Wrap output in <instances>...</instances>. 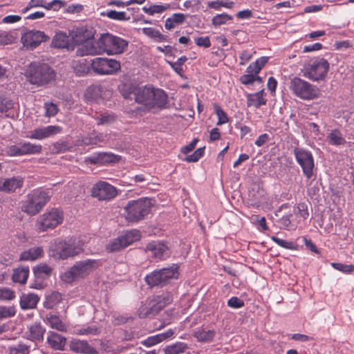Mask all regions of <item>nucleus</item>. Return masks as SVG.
<instances>
[{"label":"nucleus","instance_id":"nucleus-32","mask_svg":"<svg viewBox=\"0 0 354 354\" xmlns=\"http://www.w3.org/2000/svg\"><path fill=\"white\" fill-rule=\"evenodd\" d=\"M264 90L262 89L255 93H249L247 95L248 106H254L259 108L266 104L267 100L263 98Z\"/></svg>","mask_w":354,"mask_h":354},{"label":"nucleus","instance_id":"nucleus-57","mask_svg":"<svg viewBox=\"0 0 354 354\" xmlns=\"http://www.w3.org/2000/svg\"><path fill=\"white\" fill-rule=\"evenodd\" d=\"M272 240L278 245L283 248L289 250H294L295 248V244L292 242L287 241L277 236H272Z\"/></svg>","mask_w":354,"mask_h":354},{"label":"nucleus","instance_id":"nucleus-24","mask_svg":"<svg viewBox=\"0 0 354 354\" xmlns=\"http://www.w3.org/2000/svg\"><path fill=\"white\" fill-rule=\"evenodd\" d=\"M146 250L158 259H165L169 254L168 247L163 243L152 241L146 246Z\"/></svg>","mask_w":354,"mask_h":354},{"label":"nucleus","instance_id":"nucleus-45","mask_svg":"<svg viewBox=\"0 0 354 354\" xmlns=\"http://www.w3.org/2000/svg\"><path fill=\"white\" fill-rule=\"evenodd\" d=\"M103 15L106 16L108 18L116 21H127L129 19V17H127L125 12H118L116 10H108L106 13H102Z\"/></svg>","mask_w":354,"mask_h":354},{"label":"nucleus","instance_id":"nucleus-41","mask_svg":"<svg viewBox=\"0 0 354 354\" xmlns=\"http://www.w3.org/2000/svg\"><path fill=\"white\" fill-rule=\"evenodd\" d=\"M268 59L269 58L268 57H261L254 62L250 64V66L246 69V72L248 73H254L257 75L265 66V64L268 62Z\"/></svg>","mask_w":354,"mask_h":354},{"label":"nucleus","instance_id":"nucleus-42","mask_svg":"<svg viewBox=\"0 0 354 354\" xmlns=\"http://www.w3.org/2000/svg\"><path fill=\"white\" fill-rule=\"evenodd\" d=\"M327 140L330 145L335 146L342 145L346 143L344 138L341 132L337 129L333 130L327 136Z\"/></svg>","mask_w":354,"mask_h":354},{"label":"nucleus","instance_id":"nucleus-64","mask_svg":"<svg viewBox=\"0 0 354 354\" xmlns=\"http://www.w3.org/2000/svg\"><path fill=\"white\" fill-rule=\"evenodd\" d=\"M255 75L254 73L243 75L241 76L240 82L245 85L251 84L255 81Z\"/></svg>","mask_w":354,"mask_h":354},{"label":"nucleus","instance_id":"nucleus-12","mask_svg":"<svg viewBox=\"0 0 354 354\" xmlns=\"http://www.w3.org/2000/svg\"><path fill=\"white\" fill-rule=\"evenodd\" d=\"M174 300V295L171 292H163L153 296L150 303V307L147 308L146 313H142L144 306L140 308L139 316L145 317L150 314L154 315L167 305L170 304Z\"/></svg>","mask_w":354,"mask_h":354},{"label":"nucleus","instance_id":"nucleus-62","mask_svg":"<svg viewBox=\"0 0 354 354\" xmlns=\"http://www.w3.org/2000/svg\"><path fill=\"white\" fill-rule=\"evenodd\" d=\"M195 43L198 46L209 48L211 46V41L209 37H200L195 38Z\"/></svg>","mask_w":354,"mask_h":354},{"label":"nucleus","instance_id":"nucleus-1","mask_svg":"<svg viewBox=\"0 0 354 354\" xmlns=\"http://www.w3.org/2000/svg\"><path fill=\"white\" fill-rule=\"evenodd\" d=\"M101 265L96 259H86L77 261L68 270L61 274V279L66 283L84 279Z\"/></svg>","mask_w":354,"mask_h":354},{"label":"nucleus","instance_id":"nucleus-8","mask_svg":"<svg viewBox=\"0 0 354 354\" xmlns=\"http://www.w3.org/2000/svg\"><path fill=\"white\" fill-rule=\"evenodd\" d=\"M329 70V63L322 57L310 59L304 66V76L312 81L322 80Z\"/></svg>","mask_w":354,"mask_h":354},{"label":"nucleus","instance_id":"nucleus-48","mask_svg":"<svg viewBox=\"0 0 354 354\" xmlns=\"http://www.w3.org/2000/svg\"><path fill=\"white\" fill-rule=\"evenodd\" d=\"M101 86L98 85H92L86 91V96L93 100H97L101 97Z\"/></svg>","mask_w":354,"mask_h":354},{"label":"nucleus","instance_id":"nucleus-39","mask_svg":"<svg viewBox=\"0 0 354 354\" xmlns=\"http://www.w3.org/2000/svg\"><path fill=\"white\" fill-rule=\"evenodd\" d=\"M28 275V267H21L14 269L12 278L14 282L24 284L26 282Z\"/></svg>","mask_w":354,"mask_h":354},{"label":"nucleus","instance_id":"nucleus-5","mask_svg":"<svg viewBox=\"0 0 354 354\" xmlns=\"http://www.w3.org/2000/svg\"><path fill=\"white\" fill-rule=\"evenodd\" d=\"M99 49L102 54L109 55L122 53L128 46V41L111 33L102 34L98 38Z\"/></svg>","mask_w":354,"mask_h":354},{"label":"nucleus","instance_id":"nucleus-30","mask_svg":"<svg viewBox=\"0 0 354 354\" xmlns=\"http://www.w3.org/2000/svg\"><path fill=\"white\" fill-rule=\"evenodd\" d=\"M39 297L36 294H22L20 297L19 304L23 310L33 309L36 308Z\"/></svg>","mask_w":354,"mask_h":354},{"label":"nucleus","instance_id":"nucleus-25","mask_svg":"<svg viewBox=\"0 0 354 354\" xmlns=\"http://www.w3.org/2000/svg\"><path fill=\"white\" fill-rule=\"evenodd\" d=\"M77 53L80 56L102 54V50L99 49L98 39L95 41L92 40L85 41L77 47Z\"/></svg>","mask_w":354,"mask_h":354},{"label":"nucleus","instance_id":"nucleus-56","mask_svg":"<svg viewBox=\"0 0 354 354\" xmlns=\"http://www.w3.org/2000/svg\"><path fill=\"white\" fill-rule=\"evenodd\" d=\"M142 32L147 36L151 38H159L160 39H164V35L160 32L153 28H143L142 29Z\"/></svg>","mask_w":354,"mask_h":354},{"label":"nucleus","instance_id":"nucleus-2","mask_svg":"<svg viewBox=\"0 0 354 354\" xmlns=\"http://www.w3.org/2000/svg\"><path fill=\"white\" fill-rule=\"evenodd\" d=\"M82 252V245L74 239L55 240L50 248V255L60 259L75 257Z\"/></svg>","mask_w":354,"mask_h":354},{"label":"nucleus","instance_id":"nucleus-14","mask_svg":"<svg viewBox=\"0 0 354 354\" xmlns=\"http://www.w3.org/2000/svg\"><path fill=\"white\" fill-rule=\"evenodd\" d=\"M91 68L100 75H111L120 68V64L115 59L96 57L91 61Z\"/></svg>","mask_w":354,"mask_h":354},{"label":"nucleus","instance_id":"nucleus-38","mask_svg":"<svg viewBox=\"0 0 354 354\" xmlns=\"http://www.w3.org/2000/svg\"><path fill=\"white\" fill-rule=\"evenodd\" d=\"M186 15L183 13H174L170 17H168L165 24V27L167 30H171L176 26L182 24L187 18Z\"/></svg>","mask_w":354,"mask_h":354},{"label":"nucleus","instance_id":"nucleus-7","mask_svg":"<svg viewBox=\"0 0 354 354\" xmlns=\"http://www.w3.org/2000/svg\"><path fill=\"white\" fill-rule=\"evenodd\" d=\"M179 275L178 266L173 264L168 268L156 270L145 277L146 283L151 287L164 286Z\"/></svg>","mask_w":354,"mask_h":354},{"label":"nucleus","instance_id":"nucleus-11","mask_svg":"<svg viewBox=\"0 0 354 354\" xmlns=\"http://www.w3.org/2000/svg\"><path fill=\"white\" fill-rule=\"evenodd\" d=\"M62 212L56 208L46 212L38 218L36 226L40 232L54 229L63 221Z\"/></svg>","mask_w":354,"mask_h":354},{"label":"nucleus","instance_id":"nucleus-35","mask_svg":"<svg viewBox=\"0 0 354 354\" xmlns=\"http://www.w3.org/2000/svg\"><path fill=\"white\" fill-rule=\"evenodd\" d=\"M104 136L102 133L93 132L78 140L79 145H98L104 141Z\"/></svg>","mask_w":354,"mask_h":354},{"label":"nucleus","instance_id":"nucleus-63","mask_svg":"<svg viewBox=\"0 0 354 354\" xmlns=\"http://www.w3.org/2000/svg\"><path fill=\"white\" fill-rule=\"evenodd\" d=\"M252 57V53L248 50H245L241 53L239 58H240V65H245L248 62H249Z\"/></svg>","mask_w":354,"mask_h":354},{"label":"nucleus","instance_id":"nucleus-51","mask_svg":"<svg viewBox=\"0 0 354 354\" xmlns=\"http://www.w3.org/2000/svg\"><path fill=\"white\" fill-rule=\"evenodd\" d=\"M331 266L343 273L349 274L354 272V265H347L341 263H332Z\"/></svg>","mask_w":354,"mask_h":354},{"label":"nucleus","instance_id":"nucleus-9","mask_svg":"<svg viewBox=\"0 0 354 354\" xmlns=\"http://www.w3.org/2000/svg\"><path fill=\"white\" fill-rule=\"evenodd\" d=\"M289 88L295 95L302 100H313L319 95V89L315 86L300 77L291 79Z\"/></svg>","mask_w":354,"mask_h":354},{"label":"nucleus","instance_id":"nucleus-52","mask_svg":"<svg viewBox=\"0 0 354 354\" xmlns=\"http://www.w3.org/2000/svg\"><path fill=\"white\" fill-rule=\"evenodd\" d=\"M205 153V147L197 149L192 154L187 156L185 160L188 162H197L201 158H202Z\"/></svg>","mask_w":354,"mask_h":354},{"label":"nucleus","instance_id":"nucleus-16","mask_svg":"<svg viewBox=\"0 0 354 354\" xmlns=\"http://www.w3.org/2000/svg\"><path fill=\"white\" fill-rule=\"evenodd\" d=\"M41 149L42 147L40 145L24 142L9 146L7 149V153L10 156H20L28 154H39Z\"/></svg>","mask_w":354,"mask_h":354},{"label":"nucleus","instance_id":"nucleus-36","mask_svg":"<svg viewBox=\"0 0 354 354\" xmlns=\"http://www.w3.org/2000/svg\"><path fill=\"white\" fill-rule=\"evenodd\" d=\"M87 161L93 165H104L113 161V155L109 153H98L87 158Z\"/></svg>","mask_w":354,"mask_h":354},{"label":"nucleus","instance_id":"nucleus-44","mask_svg":"<svg viewBox=\"0 0 354 354\" xmlns=\"http://www.w3.org/2000/svg\"><path fill=\"white\" fill-rule=\"evenodd\" d=\"M9 354H29L30 353V346L19 342L9 346L8 348Z\"/></svg>","mask_w":354,"mask_h":354},{"label":"nucleus","instance_id":"nucleus-40","mask_svg":"<svg viewBox=\"0 0 354 354\" xmlns=\"http://www.w3.org/2000/svg\"><path fill=\"white\" fill-rule=\"evenodd\" d=\"M62 300V295L58 292H53L46 297L44 306L46 308L52 309Z\"/></svg>","mask_w":354,"mask_h":354},{"label":"nucleus","instance_id":"nucleus-17","mask_svg":"<svg viewBox=\"0 0 354 354\" xmlns=\"http://www.w3.org/2000/svg\"><path fill=\"white\" fill-rule=\"evenodd\" d=\"M49 39L44 32L30 30L25 32L21 36V41L24 46L31 50L37 48L41 43L46 41Z\"/></svg>","mask_w":354,"mask_h":354},{"label":"nucleus","instance_id":"nucleus-54","mask_svg":"<svg viewBox=\"0 0 354 354\" xmlns=\"http://www.w3.org/2000/svg\"><path fill=\"white\" fill-rule=\"evenodd\" d=\"M44 109L45 115L48 118L55 116L59 111L57 106L53 102H46Z\"/></svg>","mask_w":354,"mask_h":354},{"label":"nucleus","instance_id":"nucleus-53","mask_svg":"<svg viewBox=\"0 0 354 354\" xmlns=\"http://www.w3.org/2000/svg\"><path fill=\"white\" fill-rule=\"evenodd\" d=\"M14 102L7 97H0V113H5L13 108Z\"/></svg>","mask_w":354,"mask_h":354},{"label":"nucleus","instance_id":"nucleus-49","mask_svg":"<svg viewBox=\"0 0 354 354\" xmlns=\"http://www.w3.org/2000/svg\"><path fill=\"white\" fill-rule=\"evenodd\" d=\"M16 309L15 306H0V319H7L15 316Z\"/></svg>","mask_w":354,"mask_h":354},{"label":"nucleus","instance_id":"nucleus-55","mask_svg":"<svg viewBox=\"0 0 354 354\" xmlns=\"http://www.w3.org/2000/svg\"><path fill=\"white\" fill-rule=\"evenodd\" d=\"M187 60L186 56H182L178 59V60L175 62H168L169 64L173 68L174 71L177 73H180L183 71L182 66L184 63Z\"/></svg>","mask_w":354,"mask_h":354},{"label":"nucleus","instance_id":"nucleus-50","mask_svg":"<svg viewBox=\"0 0 354 354\" xmlns=\"http://www.w3.org/2000/svg\"><path fill=\"white\" fill-rule=\"evenodd\" d=\"M70 149L69 143L65 140H59L53 145V151L55 153L64 152Z\"/></svg>","mask_w":354,"mask_h":354},{"label":"nucleus","instance_id":"nucleus-46","mask_svg":"<svg viewBox=\"0 0 354 354\" xmlns=\"http://www.w3.org/2000/svg\"><path fill=\"white\" fill-rule=\"evenodd\" d=\"M232 19V17L227 13L217 14L212 19V24L214 26H221Z\"/></svg>","mask_w":354,"mask_h":354},{"label":"nucleus","instance_id":"nucleus-29","mask_svg":"<svg viewBox=\"0 0 354 354\" xmlns=\"http://www.w3.org/2000/svg\"><path fill=\"white\" fill-rule=\"evenodd\" d=\"M71 349L76 353L84 354H98L97 350L91 346L86 341L74 340L71 342Z\"/></svg>","mask_w":354,"mask_h":354},{"label":"nucleus","instance_id":"nucleus-3","mask_svg":"<svg viewBox=\"0 0 354 354\" xmlns=\"http://www.w3.org/2000/svg\"><path fill=\"white\" fill-rule=\"evenodd\" d=\"M28 73L30 82L37 86L47 84L55 79V72L45 63H32Z\"/></svg>","mask_w":354,"mask_h":354},{"label":"nucleus","instance_id":"nucleus-31","mask_svg":"<svg viewBox=\"0 0 354 354\" xmlns=\"http://www.w3.org/2000/svg\"><path fill=\"white\" fill-rule=\"evenodd\" d=\"M173 335L174 331L171 329H169L165 333L148 337L147 339L142 340L141 344L147 347H151L165 340L167 338H169Z\"/></svg>","mask_w":354,"mask_h":354},{"label":"nucleus","instance_id":"nucleus-28","mask_svg":"<svg viewBox=\"0 0 354 354\" xmlns=\"http://www.w3.org/2000/svg\"><path fill=\"white\" fill-rule=\"evenodd\" d=\"M92 118L96 120L97 125H110L117 120L116 115L109 111L95 112Z\"/></svg>","mask_w":354,"mask_h":354},{"label":"nucleus","instance_id":"nucleus-37","mask_svg":"<svg viewBox=\"0 0 354 354\" xmlns=\"http://www.w3.org/2000/svg\"><path fill=\"white\" fill-rule=\"evenodd\" d=\"M46 324L50 326L52 328L56 329L60 332H66L67 330L66 325L62 321V319L57 315H48L45 319Z\"/></svg>","mask_w":354,"mask_h":354},{"label":"nucleus","instance_id":"nucleus-61","mask_svg":"<svg viewBox=\"0 0 354 354\" xmlns=\"http://www.w3.org/2000/svg\"><path fill=\"white\" fill-rule=\"evenodd\" d=\"M76 333L80 335H85L88 334L97 335L98 329L95 326H87L76 330Z\"/></svg>","mask_w":354,"mask_h":354},{"label":"nucleus","instance_id":"nucleus-15","mask_svg":"<svg viewBox=\"0 0 354 354\" xmlns=\"http://www.w3.org/2000/svg\"><path fill=\"white\" fill-rule=\"evenodd\" d=\"M91 195L100 201H110L118 195V190L107 182L99 181L93 185Z\"/></svg>","mask_w":354,"mask_h":354},{"label":"nucleus","instance_id":"nucleus-19","mask_svg":"<svg viewBox=\"0 0 354 354\" xmlns=\"http://www.w3.org/2000/svg\"><path fill=\"white\" fill-rule=\"evenodd\" d=\"M32 270L36 281L30 285V288L41 289L43 288V281L50 276L52 268L46 264H41L35 266Z\"/></svg>","mask_w":354,"mask_h":354},{"label":"nucleus","instance_id":"nucleus-22","mask_svg":"<svg viewBox=\"0 0 354 354\" xmlns=\"http://www.w3.org/2000/svg\"><path fill=\"white\" fill-rule=\"evenodd\" d=\"M153 88L151 86H145L135 88L133 92L135 100L138 103L149 106Z\"/></svg>","mask_w":354,"mask_h":354},{"label":"nucleus","instance_id":"nucleus-23","mask_svg":"<svg viewBox=\"0 0 354 354\" xmlns=\"http://www.w3.org/2000/svg\"><path fill=\"white\" fill-rule=\"evenodd\" d=\"M46 328L39 322H35L28 326V330L25 335L26 338L32 342H41L44 340V335Z\"/></svg>","mask_w":354,"mask_h":354},{"label":"nucleus","instance_id":"nucleus-60","mask_svg":"<svg viewBox=\"0 0 354 354\" xmlns=\"http://www.w3.org/2000/svg\"><path fill=\"white\" fill-rule=\"evenodd\" d=\"M227 306L232 308H240L244 306V301L237 297H232L228 299Z\"/></svg>","mask_w":354,"mask_h":354},{"label":"nucleus","instance_id":"nucleus-21","mask_svg":"<svg viewBox=\"0 0 354 354\" xmlns=\"http://www.w3.org/2000/svg\"><path fill=\"white\" fill-rule=\"evenodd\" d=\"M46 343L55 351H64L66 344V338L52 330L47 333Z\"/></svg>","mask_w":354,"mask_h":354},{"label":"nucleus","instance_id":"nucleus-20","mask_svg":"<svg viewBox=\"0 0 354 354\" xmlns=\"http://www.w3.org/2000/svg\"><path fill=\"white\" fill-rule=\"evenodd\" d=\"M24 178L20 176H13L0 179V192L6 193L15 192L17 189L22 187Z\"/></svg>","mask_w":354,"mask_h":354},{"label":"nucleus","instance_id":"nucleus-43","mask_svg":"<svg viewBox=\"0 0 354 354\" xmlns=\"http://www.w3.org/2000/svg\"><path fill=\"white\" fill-rule=\"evenodd\" d=\"M187 348V344L184 342H177L165 348V354H181Z\"/></svg>","mask_w":354,"mask_h":354},{"label":"nucleus","instance_id":"nucleus-33","mask_svg":"<svg viewBox=\"0 0 354 354\" xmlns=\"http://www.w3.org/2000/svg\"><path fill=\"white\" fill-rule=\"evenodd\" d=\"M44 255V250L41 247H33L24 251L20 255L21 261H35Z\"/></svg>","mask_w":354,"mask_h":354},{"label":"nucleus","instance_id":"nucleus-59","mask_svg":"<svg viewBox=\"0 0 354 354\" xmlns=\"http://www.w3.org/2000/svg\"><path fill=\"white\" fill-rule=\"evenodd\" d=\"M215 112L218 119L217 122V125H221L228 122L229 120L227 114L224 112L223 109H221V107L216 106L215 108Z\"/></svg>","mask_w":354,"mask_h":354},{"label":"nucleus","instance_id":"nucleus-47","mask_svg":"<svg viewBox=\"0 0 354 354\" xmlns=\"http://www.w3.org/2000/svg\"><path fill=\"white\" fill-rule=\"evenodd\" d=\"M168 7L169 6L165 5H153L149 7H143L142 10L149 15H153L156 13L163 12L168 8Z\"/></svg>","mask_w":354,"mask_h":354},{"label":"nucleus","instance_id":"nucleus-4","mask_svg":"<svg viewBox=\"0 0 354 354\" xmlns=\"http://www.w3.org/2000/svg\"><path fill=\"white\" fill-rule=\"evenodd\" d=\"M151 199L142 198L128 202L124 208L125 217L129 222H138L149 214L151 208Z\"/></svg>","mask_w":354,"mask_h":354},{"label":"nucleus","instance_id":"nucleus-18","mask_svg":"<svg viewBox=\"0 0 354 354\" xmlns=\"http://www.w3.org/2000/svg\"><path fill=\"white\" fill-rule=\"evenodd\" d=\"M62 132V127L57 125H49L47 127L36 128L30 132L28 138L41 140L53 137Z\"/></svg>","mask_w":354,"mask_h":354},{"label":"nucleus","instance_id":"nucleus-27","mask_svg":"<svg viewBox=\"0 0 354 354\" xmlns=\"http://www.w3.org/2000/svg\"><path fill=\"white\" fill-rule=\"evenodd\" d=\"M167 104V95L160 88H153L151 100L149 106H158L159 108H165Z\"/></svg>","mask_w":354,"mask_h":354},{"label":"nucleus","instance_id":"nucleus-10","mask_svg":"<svg viewBox=\"0 0 354 354\" xmlns=\"http://www.w3.org/2000/svg\"><path fill=\"white\" fill-rule=\"evenodd\" d=\"M293 154L297 164L301 167L303 174L307 179L314 176L315 160L312 153L301 147H295Z\"/></svg>","mask_w":354,"mask_h":354},{"label":"nucleus","instance_id":"nucleus-26","mask_svg":"<svg viewBox=\"0 0 354 354\" xmlns=\"http://www.w3.org/2000/svg\"><path fill=\"white\" fill-rule=\"evenodd\" d=\"M215 335V330L209 329L207 327L197 328L193 333V336L201 343H209L212 342Z\"/></svg>","mask_w":354,"mask_h":354},{"label":"nucleus","instance_id":"nucleus-58","mask_svg":"<svg viewBox=\"0 0 354 354\" xmlns=\"http://www.w3.org/2000/svg\"><path fill=\"white\" fill-rule=\"evenodd\" d=\"M15 292L7 288H0V300H12L15 298Z\"/></svg>","mask_w":354,"mask_h":354},{"label":"nucleus","instance_id":"nucleus-6","mask_svg":"<svg viewBox=\"0 0 354 354\" xmlns=\"http://www.w3.org/2000/svg\"><path fill=\"white\" fill-rule=\"evenodd\" d=\"M50 198V196L48 192L39 189L33 190L27 195L26 199L23 202L21 210L28 215H36L46 205Z\"/></svg>","mask_w":354,"mask_h":354},{"label":"nucleus","instance_id":"nucleus-13","mask_svg":"<svg viewBox=\"0 0 354 354\" xmlns=\"http://www.w3.org/2000/svg\"><path fill=\"white\" fill-rule=\"evenodd\" d=\"M140 238V232L137 230L127 231L118 238L111 240L106 245V250L113 252L127 247Z\"/></svg>","mask_w":354,"mask_h":354},{"label":"nucleus","instance_id":"nucleus-34","mask_svg":"<svg viewBox=\"0 0 354 354\" xmlns=\"http://www.w3.org/2000/svg\"><path fill=\"white\" fill-rule=\"evenodd\" d=\"M52 45L58 48H68L70 46V38L66 32L59 31L53 37Z\"/></svg>","mask_w":354,"mask_h":354}]
</instances>
